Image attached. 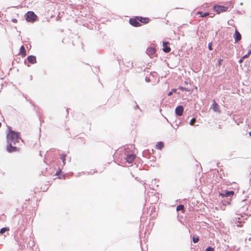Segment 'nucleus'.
<instances>
[{"mask_svg":"<svg viewBox=\"0 0 251 251\" xmlns=\"http://www.w3.org/2000/svg\"><path fill=\"white\" fill-rule=\"evenodd\" d=\"M7 141L8 143H13L15 144L18 142L19 140L21 139L20 137V133L16 132L12 130H9L6 136Z\"/></svg>","mask_w":251,"mask_h":251,"instance_id":"obj_1","label":"nucleus"},{"mask_svg":"<svg viewBox=\"0 0 251 251\" xmlns=\"http://www.w3.org/2000/svg\"><path fill=\"white\" fill-rule=\"evenodd\" d=\"M37 18V16L33 11H28L26 14V20L28 22H34Z\"/></svg>","mask_w":251,"mask_h":251,"instance_id":"obj_2","label":"nucleus"},{"mask_svg":"<svg viewBox=\"0 0 251 251\" xmlns=\"http://www.w3.org/2000/svg\"><path fill=\"white\" fill-rule=\"evenodd\" d=\"M228 9V6H224L220 5H216L213 7V10L218 14L222 12H226Z\"/></svg>","mask_w":251,"mask_h":251,"instance_id":"obj_3","label":"nucleus"},{"mask_svg":"<svg viewBox=\"0 0 251 251\" xmlns=\"http://www.w3.org/2000/svg\"><path fill=\"white\" fill-rule=\"evenodd\" d=\"M129 22L131 25L135 27L141 26V24L139 22V21L137 19V17L135 18H130Z\"/></svg>","mask_w":251,"mask_h":251,"instance_id":"obj_4","label":"nucleus"},{"mask_svg":"<svg viewBox=\"0 0 251 251\" xmlns=\"http://www.w3.org/2000/svg\"><path fill=\"white\" fill-rule=\"evenodd\" d=\"M233 38L234 39L235 43H238L239 41L241 40V35L236 29H235V33L233 35Z\"/></svg>","mask_w":251,"mask_h":251,"instance_id":"obj_5","label":"nucleus"},{"mask_svg":"<svg viewBox=\"0 0 251 251\" xmlns=\"http://www.w3.org/2000/svg\"><path fill=\"white\" fill-rule=\"evenodd\" d=\"M184 108L182 106L180 105L176 107L175 109V113L176 115L178 116H182L183 113Z\"/></svg>","mask_w":251,"mask_h":251,"instance_id":"obj_6","label":"nucleus"},{"mask_svg":"<svg viewBox=\"0 0 251 251\" xmlns=\"http://www.w3.org/2000/svg\"><path fill=\"white\" fill-rule=\"evenodd\" d=\"M211 108L216 112L220 113L221 110L219 108V105L215 102V100H214L211 106Z\"/></svg>","mask_w":251,"mask_h":251,"instance_id":"obj_7","label":"nucleus"},{"mask_svg":"<svg viewBox=\"0 0 251 251\" xmlns=\"http://www.w3.org/2000/svg\"><path fill=\"white\" fill-rule=\"evenodd\" d=\"M169 43L168 42H164L163 43V50L166 52L168 53L171 51V48L168 46Z\"/></svg>","mask_w":251,"mask_h":251,"instance_id":"obj_8","label":"nucleus"},{"mask_svg":"<svg viewBox=\"0 0 251 251\" xmlns=\"http://www.w3.org/2000/svg\"><path fill=\"white\" fill-rule=\"evenodd\" d=\"M156 50L153 47H149L147 50V54L150 55L151 57H152L154 54L155 53Z\"/></svg>","mask_w":251,"mask_h":251,"instance_id":"obj_9","label":"nucleus"},{"mask_svg":"<svg viewBox=\"0 0 251 251\" xmlns=\"http://www.w3.org/2000/svg\"><path fill=\"white\" fill-rule=\"evenodd\" d=\"M137 19H138L139 22H140L141 23H143L145 24L148 23L150 20V19L148 18H144V17H139V16L137 17Z\"/></svg>","mask_w":251,"mask_h":251,"instance_id":"obj_10","label":"nucleus"},{"mask_svg":"<svg viewBox=\"0 0 251 251\" xmlns=\"http://www.w3.org/2000/svg\"><path fill=\"white\" fill-rule=\"evenodd\" d=\"M10 144L8 145L7 146V151L9 152H12L14 151H18L17 148L16 147H13L11 145V144L9 143Z\"/></svg>","mask_w":251,"mask_h":251,"instance_id":"obj_11","label":"nucleus"},{"mask_svg":"<svg viewBox=\"0 0 251 251\" xmlns=\"http://www.w3.org/2000/svg\"><path fill=\"white\" fill-rule=\"evenodd\" d=\"M135 155L134 154H130L127 156L126 157V160L128 163H131L132 161L135 159Z\"/></svg>","mask_w":251,"mask_h":251,"instance_id":"obj_12","label":"nucleus"},{"mask_svg":"<svg viewBox=\"0 0 251 251\" xmlns=\"http://www.w3.org/2000/svg\"><path fill=\"white\" fill-rule=\"evenodd\" d=\"M234 194V192L233 191H226L224 194H222V196L224 197H232Z\"/></svg>","mask_w":251,"mask_h":251,"instance_id":"obj_13","label":"nucleus"},{"mask_svg":"<svg viewBox=\"0 0 251 251\" xmlns=\"http://www.w3.org/2000/svg\"><path fill=\"white\" fill-rule=\"evenodd\" d=\"M19 54L22 57H25L26 55V50L24 46H22L20 48Z\"/></svg>","mask_w":251,"mask_h":251,"instance_id":"obj_14","label":"nucleus"},{"mask_svg":"<svg viewBox=\"0 0 251 251\" xmlns=\"http://www.w3.org/2000/svg\"><path fill=\"white\" fill-rule=\"evenodd\" d=\"M27 61L31 64H34L36 62V59L34 56L30 55L27 58Z\"/></svg>","mask_w":251,"mask_h":251,"instance_id":"obj_15","label":"nucleus"},{"mask_svg":"<svg viewBox=\"0 0 251 251\" xmlns=\"http://www.w3.org/2000/svg\"><path fill=\"white\" fill-rule=\"evenodd\" d=\"M242 219V217L240 218L239 217V216H238L237 218H235V223L237 224V226H243V225H242V223H243V222H242L241 219Z\"/></svg>","mask_w":251,"mask_h":251,"instance_id":"obj_16","label":"nucleus"},{"mask_svg":"<svg viewBox=\"0 0 251 251\" xmlns=\"http://www.w3.org/2000/svg\"><path fill=\"white\" fill-rule=\"evenodd\" d=\"M164 147V143L162 142H158L155 145L156 149L161 150Z\"/></svg>","mask_w":251,"mask_h":251,"instance_id":"obj_17","label":"nucleus"},{"mask_svg":"<svg viewBox=\"0 0 251 251\" xmlns=\"http://www.w3.org/2000/svg\"><path fill=\"white\" fill-rule=\"evenodd\" d=\"M176 210L177 211H182L183 213H184V205H182V204H180L179 205H178L177 207H176Z\"/></svg>","mask_w":251,"mask_h":251,"instance_id":"obj_18","label":"nucleus"},{"mask_svg":"<svg viewBox=\"0 0 251 251\" xmlns=\"http://www.w3.org/2000/svg\"><path fill=\"white\" fill-rule=\"evenodd\" d=\"M197 14L200 15V16L201 17H205L208 15H209V13L208 12H205V13H203L202 12L199 11L197 13Z\"/></svg>","mask_w":251,"mask_h":251,"instance_id":"obj_19","label":"nucleus"},{"mask_svg":"<svg viewBox=\"0 0 251 251\" xmlns=\"http://www.w3.org/2000/svg\"><path fill=\"white\" fill-rule=\"evenodd\" d=\"M66 157V155L64 154H62L60 155V158L62 160L63 165H65V158Z\"/></svg>","mask_w":251,"mask_h":251,"instance_id":"obj_20","label":"nucleus"},{"mask_svg":"<svg viewBox=\"0 0 251 251\" xmlns=\"http://www.w3.org/2000/svg\"><path fill=\"white\" fill-rule=\"evenodd\" d=\"M9 230V228L8 227H3L0 229V233L2 234L4 233L5 232L8 231Z\"/></svg>","mask_w":251,"mask_h":251,"instance_id":"obj_21","label":"nucleus"},{"mask_svg":"<svg viewBox=\"0 0 251 251\" xmlns=\"http://www.w3.org/2000/svg\"><path fill=\"white\" fill-rule=\"evenodd\" d=\"M199 238L198 236H197V237L193 236V241L194 243H198L199 242Z\"/></svg>","mask_w":251,"mask_h":251,"instance_id":"obj_22","label":"nucleus"},{"mask_svg":"<svg viewBox=\"0 0 251 251\" xmlns=\"http://www.w3.org/2000/svg\"><path fill=\"white\" fill-rule=\"evenodd\" d=\"M251 54V50H249L247 54L244 55L243 56V58H248L249 57V56H250V55Z\"/></svg>","mask_w":251,"mask_h":251,"instance_id":"obj_23","label":"nucleus"},{"mask_svg":"<svg viewBox=\"0 0 251 251\" xmlns=\"http://www.w3.org/2000/svg\"><path fill=\"white\" fill-rule=\"evenodd\" d=\"M195 122H196L195 118H192L190 122V125L193 126L194 124V123H195Z\"/></svg>","mask_w":251,"mask_h":251,"instance_id":"obj_24","label":"nucleus"},{"mask_svg":"<svg viewBox=\"0 0 251 251\" xmlns=\"http://www.w3.org/2000/svg\"><path fill=\"white\" fill-rule=\"evenodd\" d=\"M205 251H214V249L211 247H208L206 248Z\"/></svg>","mask_w":251,"mask_h":251,"instance_id":"obj_25","label":"nucleus"},{"mask_svg":"<svg viewBox=\"0 0 251 251\" xmlns=\"http://www.w3.org/2000/svg\"><path fill=\"white\" fill-rule=\"evenodd\" d=\"M208 49L210 50H212V43H209L208 44Z\"/></svg>","mask_w":251,"mask_h":251,"instance_id":"obj_26","label":"nucleus"},{"mask_svg":"<svg viewBox=\"0 0 251 251\" xmlns=\"http://www.w3.org/2000/svg\"><path fill=\"white\" fill-rule=\"evenodd\" d=\"M179 89L182 90V91H187V90L186 89V88L185 87H183L182 86H179Z\"/></svg>","mask_w":251,"mask_h":251,"instance_id":"obj_27","label":"nucleus"},{"mask_svg":"<svg viewBox=\"0 0 251 251\" xmlns=\"http://www.w3.org/2000/svg\"><path fill=\"white\" fill-rule=\"evenodd\" d=\"M176 90L173 89L168 93V96H170L173 94V92H175Z\"/></svg>","mask_w":251,"mask_h":251,"instance_id":"obj_28","label":"nucleus"},{"mask_svg":"<svg viewBox=\"0 0 251 251\" xmlns=\"http://www.w3.org/2000/svg\"><path fill=\"white\" fill-rule=\"evenodd\" d=\"M245 58H243V56H242L240 59V60H239V63H242L243 62V60Z\"/></svg>","mask_w":251,"mask_h":251,"instance_id":"obj_29","label":"nucleus"},{"mask_svg":"<svg viewBox=\"0 0 251 251\" xmlns=\"http://www.w3.org/2000/svg\"><path fill=\"white\" fill-rule=\"evenodd\" d=\"M97 171H96L91 170V171L90 172H89V174L90 175H93V174L97 173Z\"/></svg>","mask_w":251,"mask_h":251,"instance_id":"obj_30","label":"nucleus"},{"mask_svg":"<svg viewBox=\"0 0 251 251\" xmlns=\"http://www.w3.org/2000/svg\"><path fill=\"white\" fill-rule=\"evenodd\" d=\"M12 21L14 23H17L18 22V20L16 19H13Z\"/></svg>","mask_w":251,"mask_h":251,"instance_id":"obj_31","label":"nucleus"},{"mask_svg":"<svg viewBox=\"0 0 251 251\" xmlns=\"http://www.w3.org/2000/svg\"><path fill=\"white\" fill-rule=\"evenodd\" d=\"M249 134H250V135L251 136V131H250V132H249Z\"/></svg>","mask_w":251,"mask_h":251,"instance_id":"obj_32","label":"nucleus"},{"mask_svg":"<svg viewBox=\"0 0 251 251\" xmlns=\"http://www.w3.org/2000/svg\"><path fill=\"white\" fill-rule=\"evenodd\" d=\"M1 123H0V127H1Z\"/></svg>","mask_w":251,"mask_h":251,"instance_id":"obj_33","label":"nucleus"}]
</instances>
